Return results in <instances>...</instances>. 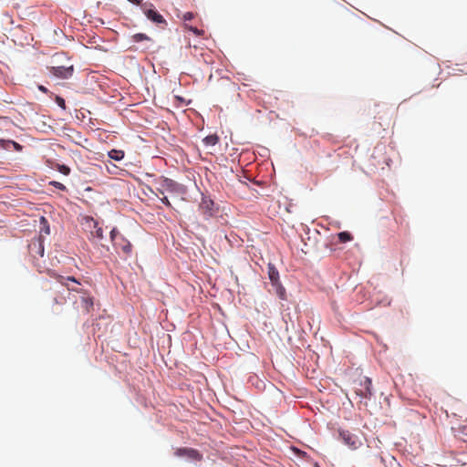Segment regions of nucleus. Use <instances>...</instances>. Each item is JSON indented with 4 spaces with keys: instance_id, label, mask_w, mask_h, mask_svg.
<instances>
[{
    "instance_id": "9d476101",
    "label": "nucleus",
    "mask_w": 467,
    "mask_h": 467,
    "mask_svg": "<svg viewBox=\"0 0 467 467\" xmlns=\"http://www.w3.org/2000/svg\"><path fill=\"white\" fill-rule=\"evenodd\" d=\"M73 67L70 66V67H53L51 69H50V72L57 77V78H68L69 77L72 76L73 74Z\"/></svg>"
},
{
    "instance_id": "6e6552de",
    "label": "nucleus",
    "mask_w": 467,
    "mask_h": 467,
    "mask_svg": "<svg viewBox=\"0 0 467 467\" xmlns=\"http://www.w3.org/2000/svg\"><path fill=\"white\" fill-rule=\"evenodd\" d=\"M175 455L178 457H188L194 461H202V455L195 449L192 448H179L175 451Z\"/></svg>"
},
{
    "instance_id": "aec40b11",
    "label": "nucleus",
    "mask_w": 467,
    "mask_h": 467,
    "mask_svg": "<svg viewBox=\"0 0 467 467\" xmlns=\"http://www.w3.org/2000/svg\"><path fill=\"white\" fill-rule=\"evenodd\" d=\"M50 184L53 185L54 187H56L58 190H61V191H66L67 190L66 186L63 183L59 182L53 181V182H50Z\"/></svg>"
},
{
    "instance_id": "a211bd4d",
    "label": "nucleus",
    "mask_w": 467,
    "mask_h": 467,
    "mask_svg": "<svg viewBox=\"0 0 467 467\" xmlns=\"http://www.w3.org/2000/svg\"><path fill=\"white\" fill-rule=\"evenodd\" d=\"M40 222L44 225V227L42 228V231H44L46 234H49L50 230H49V225L47 223V220L44 216H42L40 219Z\"/></svg>"
},
{
    "instance_id": "f8f14e48",
    "label": "nucleus",
    "mask_w": 467,
    "mask_h": 467,
    "mask_svg": "<svg viewBox=\"0 0 467 467\" xmlns=\"http://www.w3.org/2000/svg\"><path fill=\"white\" fill-rule=\"evenodd\" d=\"M80 304L83 311L88 314L93 308V297L88 296L86 293L80 296Z\"/></svg>"
},
{
    "instance_id": "1a4fd4ad",
    "label": "nucleus",
    "mask_w": 467,
    "mask_h": 467,
    "mask_svg": "<svg viewBox=\"0 0 467 467\" xmlns=\"http://www.w3.org/2000/svg\"><path fill=\"white\" fill-rule=\"evenodd\" d=\"M213 202L210 199L203 198L199 205V209L202 212L204 219H209L213 214Z\"/></svg>"
},
{
    "instance_id": "6ab92c4d",
    "label": "nucleus",
    "mask_w": 467,
    "mask_h": 467,
    "mask_svg": "<svg viewBox=\"0 0 467 467\" xmlns=\"http://www.w3.org/2000/svg\"><path fill=\"white\" fill-rule=\"evenodd\" d=\"M185 27L192 31L193 34H195L196 36H202L203 34V31L202 30H199L197 27L195 26H185Z\"/></svg>"
},
{
    "instance_id": "9b49d317",
    "label": "nucleus",
    "mask_w": 467,
    "mask_h": 467,
    "mask_svg": "<svg viewBox=\"0 0 467 467\" xmlns=\"http://www.w3.org/2000/svg\"><path fill=\"white\" fill-rule=\"evenodd\" d=\"M56 279L57 280V282H59L61 285H65L67 287L68 290H71V291H75V292H78V293H80L81 291L77 288V287H70L67 284V281H71L73 283H76L77 285H80L79 282L73 276H67V277H65L63 275H57L56 276Z\"/></svg>"
},
{
    "instance_id": "39448f33",
    "label": "nucleus",
    "mask_w": 467,
    "mask_h": 467,
    "mask_svg": "<svg viewBox=\"0 0 467 467\" xmlns=\"http://www.w3.org/2000/svg\"><path fill=\"white\" fill-rule=\"evenodd\" d=\"M87 224L89 230V239L95 243L100 242L103 238V229L99 225V223L95 221L93 218H89L87 220Z\"/></svg>"
},
{
    "instance_id": "412c9836",
    "label": "nucleus",
    "mask_w": 467,
    "mask_h": 467,
    "mask_svg": "<svg viewBox=\"0 0 467 467\" xmlns=\"http://www.w3.org/2000/svg\"><path fill=\"white\" fill-rule=\"evenodd\" d=\"M56 102L57 103V105L62 108V109H66V102H65V99L61 97H57L56 98Z\"/></svg>"
},
{
    "instance_id": "423d86ee",
    "label": "nucleus",
    "mask_w": 467,
    "mask_h": 467,
    "mask_svg": "<svg viewBox=\"0 0 467 467\" xmlns=\"http://www.w3.org/2000/svg\"><path fill=\"white\" fill-rule=\"evenodd\" d=\"M152 7L153 5L148 3H145L141 5L143 13L147 16V18L156 24H166V20L164 19V17L157 11H155Z\"/></svg>"
},
{
    "instance_id": "2eb2a0df",
    "label": "nucleus",
    "mask_w": 467,
    "mask_h": 467,
    "mask_svg": "<svg viewBox=\"0 0 467 467\" xmlns=\"http://www.w3.org/2000/svg\"><path fill=\"white\" fill-rule=\"evenodd\" d=\"M338 240L341 243H347L350 240H352V235L348 232H340L338 234Z\"/></svg>"
},
{
    "instance_id": "f257e3e1",
    "label": "nucleus",
    "mask_w": 467,
    "mask_h": 467,
    "mask_svg": "<svg viewBox=\"0 0 467 467\" xmlns=\"http://www.w3.org/2000/svg\"><path fill=\"white\" fill-rule=\"evenodd\" d=\"M110 239L118 253L121 252L126 256L130 254L132 251L131 244L115 227L110 231Z\"/></svg>"
},
{
    "instance_id": "dca6fc26",
    "label": "nucleus",
    "mask_w": 467,
    "mask_h": 467,
    "mask_svg": "<svg viewBox=\"0 0 467 467\" xmlns=\"http://www.w3.org/2000/svg\"><path fill=\"white\" fill-rule=\"evenodd\" d=\"M132 39L134 42H141L144 40H150V38L143 33H138L132 36Z\"/></svg>"
},
{
    "instance_id": "ddd939ff",
    "label": "nucleus",
    "mask_w": 467,
    "mask_h": 467,
    "mask_svg": "<svg viewBox=\"0 0 467 467\" xmlns=\"http://www.w3.org/2000/svg\"><path fill=\"white\" fill-rule=\"evenodd\" d=\"M109 157L114 161H121L124 158V151L120 150H111L109 151Z\"/></svg>"
},
{
    "instance_id": "5701e85b",
    "label": "nucleus",
    "mask_w": 467,
    "mask_h": 467,
    "mask_svg": "<svg viewBox=\"0 0 467 467\" xmlns=\"http://www.w3.org/2000/svg\"><path fill=\"white\" fill-rule=\"evenodd\" d=\"M161 202L166 205L167 207H171V204L170 202V201L168 200L167 196L165 195H162V197L161 198Z\"/></svg>"
},
{
    "instance_id": "b1692460",
    "label": "nucleus",
    "mask_w": 467,
    "mask_h": 467,
    "mask_svg": "<svg viewBox=\"0 0 467 467\" xmlns=\"http://www.w3.org/2000/svg\"><path fill=\"white\" fill-rule=\"evenodd\" d=\"M7 143L8 144H12L16 150L21 149V146L18 143L13 141V140H9V141H7Z\"/></svg>"
},
{
    "instance_id": "7ed1b4c3",
    "label": "nucleus",
    "mask_w": 467,
    "mask_h": 467,
    "mask_svg": "<svg viewBox=\"0 0 467 467\" xmlns=\"http://www.w3.org/2000/svg\"><path fill=\"white\" fill-rule=\"evenodd\" d=\"M156 183L158 184L157 191L161 195H164L166 192L179 194L184 192V188L182 184L169 178L161 177Z\"/></svg>"
},
{
    "instance_id": "393cba45",
    "label": "nucleus",
    "mask_w": 467,
    "mask_h": 467,
    "mask_svg": "<svg viewBox=\"0 0 467 467\" xmlns=\"http://www.w3.org/2000/svg\"><path fill=\"white\" fill-rule=\"evenodd\" d=\"M39 88V90H41V91H42V92H44V93H47V88H45L44 86H39V88Z\"/></svg>"
},
{
    "instance_id": "f3484780",
    "label": "nucleus",
    "mask_w": 467,
    "mask_h": 467,
    "mask_svg": "<svg viewBox=\"0 0 467 467\" xmlns=\"http://www.w3.org/2000/svg\"><path fill=\"white\" fill-rule=\"evenodd\" d=\"M57 170L64 175H68L70 173V168L64 164H58Z\"/></svg>"
},
{
    "instance_id": "f03ea898",
    "label": "nucleus",
    "mask_w": 467,
    "mask_h": 467,
    "mask_svg": "<svg viewBox=\"0 0 467 467\" xmlns=\"http://www.w3.org/2000/svg\"><path fill=\"white\" fill-rule=\"evenodd\" d=\"M268 278L275 290V294L281 300H286V290L280 281L279 272L274 264L267 265Z\"/></svg>"
},
{
    "instance_id": "0eeeda50",
    "label": "nucleus",
    "mask_w": 467,
    "mask_h": 467,
    "mask_svg": "<svg viewBox=\"0 0 467 467\" xmlns=\"http://www.w3.org/2000/svg\"><path fill=\"white\" fill-rule=\"evenodd\" d=\"M360 389L356 390V394L360 398L370 399L372 396V381L369 378L364 377L360 381Z\"/></svg>"
},
{
    "instance_id": "4468645a",
    "label": "nucleus",
    "mask_w": 467,
    "mask_h": 467,
    "mask_svg": "<svg viewBox=\"0 0 467 467\" xmlns=\"http://www.w3.org/2000/svg\"><path fill=\"white\" fill-rule=\"evenodd\" d=\"M219 142V137L216 134L206 136L203 139V143L207 146H214Z\"/></svg>"
},
{
    "instance_id": "20e7f679",
    "label": "nucleus",
    "mask_w": 467,
    "mask_h": 467,
    "mask_svg": "<svg viewBox=\"0 0 467 467\" xmlns=\"http://www.w3.org/2000/svg\"><path fill=\"white\" fill-rule=\"evenodd\" d=\"M339 437L341 441L351 450H357L361 446V441L358 437L348 431L339 430Z\"/></svg>"
},
{
    "instance_id": "4be33fe9",
    "label": "nucleus",
    "mask_w": 467,
    "mask_h": 467,
    "mask_svg": "<svg viewBox=\"0 0 467 467\" xmlns=\"http://www.w3.org/2000/svg\"><path fill=\"white\" fill-rule=\"evenodd\" d=\"M194 16H194V14H193L192 12H186V13L183 15L182 18H183V20H184V21H188V20H192V19H193V18H194Z\"/></svg>"
}]
</instances>
